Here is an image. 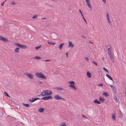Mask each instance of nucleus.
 Wrapping results in <instances>:
<instances>
[{
	"label": "nucleus",
	"mask_w": 126,
	"mask_h": 126,
	"mask_svg": "<svg viewBox=\"0 0 126 126\" xmlns=\"http://www.w3.org/2000/svg\"><path fill=\"white\" fill-rule=\"evenodd\" d=\"M89 43H91V44H93V43H92V42H91V41H89Z\"/></svg>",
	"instance_id": "6e6d98bb"
},
{
	"label": "nucleus",
	"mask_w": 126,
	"mask_h": 126,
	"mask_svg": "<svg viewBox=\"0 0 126 126\" xmlns=\"http://www.w3.org/2000/svg\"><path fill=\"white\" fill-rule=\"evenodd\" d=\"M44 18V19H45V18Z\"/></svg>",
	"instance_id": "680f3d73"
},
{
	"label": "nucleus",
	"mask_w": 126,
	"mask_h": 126,
	"mask_svg": "<svg viewBox=\"0 0 126 126\" xmlns=\"http://www.w3.org/2000/svg\"><path fill=\"white\" fill-rule=\"evenodd\" d=\"M52 96H48L43 97L42 98V99L44 100H48L49 99H52Z\"/></svg>",
	"instance_id": "1a4fd4ad"
},
{
	"label": "nucleus",
	"mask_w": 126,
	"mask_h": 126,
	"mask_svg": "<svg viewBox=\"0 0 126 126\" xmlns=\"http://www.w3.org/2000/svg\"><path fill=\"white\" fill-rule=\"evenodd\" d=\"M98 86H103V84H99Z\"/></svg>",
	"instance_id": "49530a36"
},
{
	"label": "nucleus",
	"mask_w": 126,
	"mask_h": 126,
	"mask_svg": "<svg viewBox=\"0 0 126 126\" xmlns=\"http://www.w3.org/2000/svg\"><path fill=\"white\" fill-rule=\"evenodd\" d=\"M79 12H80V14L81 13H82V12L81 10H80V9H79Z\"/></svg>",
	"instance_id": "3c124183"
},
{
	"label": "nucleus",
	"mask_w": 126,
	"mask_h": 126,
	"mask_svg": "<svg viewBox=\"0 0 126 126\" xmlns=\"http://www.w3.org/2000/svg\"><path fill=\"white\" fill-rule=\"evenodd\" d=\"M50 61V60H45L44 61H45V62H48V61Z\"/></svg>",
	"instance_id": "37998d69"
},
{
	"label": "nucleus",
	"mask_w": 126,
	"mask_h": 126,
	"mask_svg": "<svg viewBox=\"0 0 126 126\" xmlns=\"http://www.w3.org/2000/svg\"><path fill=\"white\" fill-rule=\"evenodd\" d=\"M24 74L31 79H33V74H31L28 72H25L24 73Z\"/></svg>",
	"instance_id": "39448f33"
},
{
	"label": "nucleus",
	"mask_w": 126,
	"mask_h": 126,
	"mask_svg": "<svg viewBox=\"0 0 126 126\" xmlns=\"http://www.w3.org/2000/svg\"><path fill=\"white\" fill-rule=\"evenodd\" d=\"M93 102L95 103H97V104H100L101 103V102L100 101H99L97 99L94 100Z\"/></svg>",
	"instance_id": "dca6fc26"
},
{
	"label": "nucleus",
	"mask_w": 126,
	"mask_h": 126,
	"mask_svg": "<svg viewBox=\"0 0 126 126\" xmlns=\"http://www.w3.org/2000/svg\"><path fill=\"white\" fill-rule=\"evenodd\" d=\"M82 117L83 118H84L85 119H87V117L85 116H84V115H82Z\"/></svg>",
	"instance_id": "ea45409f"
},
{
	"label": "nucleus",
	"mask_w": 126,
	"mask_h": 126,
	"mask_svg": "<svg viewBox=\"0 0 126 126\" xmlns=\"http://www.w3.org/2000/svg\"><path fill=\"white\" fill-rule=\"evenodd\" d=\"M14 44L24 49L25 48H27V47L26 46L20 44L18 43H15Z\"/></svg>",
	"instance_id": "7ed1b4c3"
},
{
	"label": "nucleus",
	"mask_w": 126,
	"mask_h": 126,
	"mask_svg": "<svg viewBox=\"0 0 126 126\" xmlns=\"http://www.w3.org/2000/svg\"><path fill=\"white\" fill-rule=\"evenodd\" d=\"M4 94L6 96L8 97H10V96L7 93L5 92H4Z\"/></svg>",
	"instance_id": "473e14b6"
},
{
	"label": "nucleus",
	"mask_w": 126,
	"mask_h": 126,
	"mask_svg": "<svg viewBox=\"0 0 126 126\" xmlns=\"http://www.w3.org/2000/svg\"><path fill=\"white\" fill-rule=\"evenodd\" d=\"M114 100L115 101H116L117 102H118L119 101V99H117V98L116 97V96L115 95H114Z\"/></svg>",
	"instance_id": "4be33fe9"
},
{
	"label": "nucleus",
	"mask_w": 126,
	"mask_h": 126,
	"mask_svg": "<svg viewBox=\"0 0 126 126\" xmlns=\"http://www.w3.org/2000/svg\"><path fill=\"white\" fill-rule=\"evenodd\" d=\"M106 14L107 19L108 21V23H110V20L108 12H107L106 13Z\"/></svg>",
	"instance_id": "9b49d317"
},
{
	"label": "nucleus",
	"mask_w": 126,
	"mask_h": 126,
	"mask_svg": "<svg viewBox=\"0 0 126 126\" xmlns=\"http://www.w3.org/2000/svg\"><path fill=\"white\" fill-rule=\"evenodd\" d=\"M64 44V43H61L60 45L58 46V47L60 50H61L62 47L63 46V45Z\"/></svg>",
	"instance_id": "f3484780"
},
{
	"label": "nucleus",
	"mask_w": 126,
	"mask_h": 126,
	"mask_svg": "<svg viewBox=\"0 0 126 126\" xmlns=\"http://www.w3.org/2000/svg\"><path fill=\"white\" fill-rule=\"evenodd\" d=\"M105 99L103 98L100 97H99V100L100 101H101L102 102H104L105 101Z\"/></svg>",
	"instance_id": "aec40b11"
},
{
	"label": "nucleus",
	"mask_w": 126,
	"mask_h": 126,
	"mask_svg": "<svg viewBox=\"0 0 126 126\" xmlns=\"http://www.w3.org/2000/svg\"><path fill=\"white\" fill-rule=\"evenodd\" d=\"M66 55L67 56V57H68V53H67L66 54Z\"/></svg>",
	"instance_id": "864d4df0"
},
{
	"label": "nucleus",
	"mask_w": 126,
	"mask_h": 126,
	"mask_svg": "<svg viewBox=\"0 0 126 126\" xmlns=\"http://www.w3.org/2000/svg\"><path fill=\"white\" fill-rule=\"evenodd\" d=\"M108 51V54H112V47L111 45L110 46L109 48H107Z\"/></svg>",
	"instance_id": "9d476101"
},
{
	"label": "nucleus",
	"mask_w": 126,
	"mask_h": 126,
	"mask_svg": "<svg viewBox=\"0 0 126 126\" xmlns=\"http://www.w3.org/2000/svg\"><path fill=\"white\" fill-rule=\"evenodd\" d=\"M92 62L95 65H97V63H96L95 62H94V61H93Z\"/></svg>",
	"instance_id": "79ce46f5"
},
{
	"label": "nucleus",
	"mask_w": 126,
	"mask_h": 126,
	"mask_svg": "<svg viewBox=\"0 0 126 126\" xmlns=\"http://www.w3.org/2000/svg\"><path fill=\"white\" fill-rule=\"evenodd\" d=\"M110 45H106L105 46V47L107 49L109 47V46L110 47Z\"/></svg>",
	"instance_id": "e433bc0d"
},
{
	"label": "nucleus",
	"mask_w": 126,
	"mask_h": 126,
	"mask_svg": "<svg viewBox=\"0 0 126 126\" xmlns=\"http://www.w3.org/2000/svg\"><path fill=\"white\" fill-rule=\"evenodd\" d=\"M19 48L16 47L15 49V51L16 53H18L19 52Z\"/></svg>",
	"instance_id": "6ab92c4d"
},
{
	"label": "nucleus",
	"mask_w": 126,
	"mask_h": 126,
	"mask_svg": "<svg viewBox=\"0 0 126 126\" xmlns=\"http://www.w3.org/2000/svg\"><path fill=\"white\" fill-rule=\"evenodd\" d=\"M82 37L83 38H86L85 37L83 36H82Z\"/></svg>",
	"instance_id": "4d7b16f0"
},
{
	"label": "nucleus",
	"mask_w": 126,
	"mask_h": 126,
	"mask_svg": "<svg viewBox=\"0 0 126 126\" xmlns=\"http://www.w3.org/2000/svg\"><path fill=\"white\" fill-rule=\"evenodd\" d=\"M85 61H88L89 60V59L87 57H86L85 58Z\"/></svg>",
	"instance_id": "a19ab883"
},
{
	"label": "nucleus",
	"mask_w": 126,
	"mask_h": 126,
	"mask_svg": "<svg viewBox=\"0 0 126 126\" xmlns=\"http://www.w3.org/2000/svg\"><path fill=\"white\" fill-rule=\"evenodd\" d=\"M16 4V3L14 1L11 2L10 4L11 5H14Z\"/></svg>",
	"instance_id": "2f4dec72"
},
{
	"label": "nucleus",
	"mask_w": 126,
	"mask_h": 126,
	"mask_svg": "<svg viewBox=\"0 0 126 126\" xmlns=\"http://www.w3.org/2000/svg\"><path fill=\"white\" fill-rule=\"evenodd\" d=\"M103 69L104 71H105L106 72H107L109 73V72L108 70L105 67L103 68Z\"/></svg>",
	"instance_id": "72a5a7b5"
},
{
	"label": "nucleus",
	"mask_w": 126,
	"mask_h": 126,
	"mask_svg": "<svg viewBox=\"0 0 126 126\" xmlns=\"http://www.w3.org/2000/svg\"><path fill=\"white\" fill-rule=\"evenodd\" d=\"M41 47V46H37V47H35V48L36 50H39V48H40Z\"/></svg>",
	"instance_id": "c756f323"
},
{
	"label": "nucleus",
	"mask_w": 126,
	"mask_h": 126,
	"mask_svg": "<svg viewBox=\"0 0 126 126\" xmlns=\"http://www.w3.org/2000/svg\"><path fill=\"white\" fill-rule=\"evenodd\" d=\"M103 95H105V96H108L109 95L106 92H104L103 93Z\"/></svg>",
	"instance_id": "393cba45"
},
{
	"label": "nucleus",
	"mask_w": 126,
	"mask_h": 126,
	"mask_svg": "<svg viewBox=\"0 0 126 126\" xmlns=\"http://www.w3.org/2000/svg\"><path fill=\"white\" fill-rule=\"evenodd\" d=\"M87 76L89 78L91 77V73H90L88 71L87 72Z\"/></svg>",
	"instance_id": "b1692460"
},
{
	"label": "nucleus",
	"mask_w": 126,
	"mask_h": 126,
	"mask_svg": "<svg viewBox=\"0 0 126 126\" xmlns=\"http://www.w3.org/2000/svg\"><path fill=\"white\" fill-rule=\"evenodd\" d=\"M75 83L74 81H71V89L75 91L77 90L76 87L75 86Z\"/></svg>",
	"instance_id": "6e6552de"
},
{
	"label": "nucleus",
	"mask_w": 126,
	"mask_h": 126,
	"mask_svg": "<svg viewBox=\"0 0 126 126\" xmlns=\"http://www.w3.org/2000/svg\"><path fill=\"white\" fill-rule=\"evenodd\" d=\"M43 83V82H41V81H39L38 82V83L39 84H41V83Z\"/></svg>",
	"instance_id": "8fccbe9b"
},
{
	"label": "nucleus",
	"mask_w": 126,
	"mask_h": 126,
	"mask_svg": "<svg viewBox=\"0 0 126 126\" xmlns=\"http://www.w3.org/2000/svg\"><path fill=\"white\" fill-rule=\"evenodd\" d=\"M7 0H5V2Z\"/></svg>",
	"instance_id": "052dcab7"
},
{
	"label": "nucleus",
	"mask_w": 126,
	"mask_h": 126,
	"mask_svg": "<svg viewBox=\"0 0 126 126\" xmlns=\"http://www.w3.org/2000/svg\"><path fill=\"white\" fill-rule=\"evenodd\" d=\"M87 3V5H88V7L89 8H90V9H91V5L90 2Z\"/></svg>",
	"instance_id": "7c9ffc66"
},
{
	"label": "nucleus",
	"mask_w": 126,
	"mask_h": 126,
	"mask_svg": "<svg viewBox=\"0 0 126 126\" xmlns=\"http://www.w3.org/2000/svg\"><path fill=\"white\" fill-rule=\"evenodd\" d=\"M45 110V109L43 108H39L38 111L40 112H43Z\"/></svg>",
	"instance_id": "4468645a"
},
{
	"label": "nucleus",
	"mask_w": 126,
	"mask_h": 126,
	"mask_svg": "<svg viewBox=\"0 0 126 126\" xmlns=\"http://www.w3.org/2000/svg\"><path fill=\"white\" fill-rule=\"evenodd\" d=\"M125 94H126V89L125 90Z\"/></svg>",
	"instance_id": "bf43d9fd"
},
{
	"label": "nucleus",
	"mask_w": 126,
	"mask_h": 126,
	"mask_svg": "<svg viewBox=\"0 0 126 126\" xmlns=\"http://www.w3.org/2000/svg\"><path fill=\"white\" fill-rule=\"evenodd\" d=\"M47 42L50 45H54L56 44V43L55 42H52L48 41Z\"/></svg>",
	"instance_id": "ddd939ff"
},
{
	"label": "nucleus",
	"mask_w": 126,
	"mask_h": 126,
	"mask_svg": "<svg viewBox=\"0 0 126 126\" xmlns=\"http://www.w3.org/2000/svg\"><path fill=\"white\" fill-rule=\"evenodd\" d=\"M102 59L104 61V58L103 57H102Z\"/></svg>",
	"instance_id": "13d9d810"
},
{
	"label": "nucleus",
	"mask_w": 126,
	"mask_h": 126,
	"mask_svg": "<svg viewBox=\"0 0 126 126\" xmlns=\"http://www.w3.org/2000/svg\"><path fill=\"white\" fill-rule=\"evenodd\" d=\"M40 99V98H32V99H29V100L31 102H33L35 101Z\"/></svg>",
	"instance_id": "f8f14e48"
},
{
	"label": "nucleus",
	"mask_w": 126,
	"mask_h": 126,
	"mask_svg": "<svg viewBox=\"0 0 126 126\" xmlns=\"http://www.w3.org/2000/svg\"><path fill=\"white\" fill-rule=\"evenodd\" d=\"M119 118H121L123 116V114L122 113V112L120 110H119Z\"/></svg>",
	"instance_id": "2eb2a0df"
},
{
	"label": "nucleus",
	"mask_w": 126,
	"mask_h": 126,
	"mask_svg": "<svg viewBox=\"0 0 126 126\" xmlns=\"http://www.w3.org/2000/svg\"><path fill=\"white\" fill-rule=\"evenodd\" d=\"M80 14H81V16H82V17H83V16H83V15L82 13H81Z\"/></svg>",
	"instance_id": "5fc2aeb1"
},
{
	"label": "nucleus",
	"mask_w": 126,
	"mask_h": 126,
	"mask_svg": "<svg viewBox=\"0 0 126 126\" xmlns=\"http://www.w3.org/2000/svg\"><path fill=\"white\" fill-rule=\"evenodd\" d=\"M110 60L113 63L114 62V55L113 53L108 54Z\"/></svg>",
	"instance_id": "423d86ee"
},
{
	"label": "nucleus",
	"mask_w": 126,
	"mask_h": 126,
	"mask_svg": "<svg viewBox=\"0 0 126 126\" xmlns=\"http://www.w3.org/2000/svg\"><path fill=\"white\" fill-rule=\"evenodd\" d=\"M69 82L70 83V85H69V86L70 87H71V81H69Z\"/></svg>",
	"instance_id": "09e8293b"
},
{
	"label": "nucleus",
	"mask_w": 126,
	"mask_h": 126,
	"mask_svg": "<svg viewBox=\"0 0 126 126\" xmlns=\"http://www.w3.org/2000/svg\"><path fill=\"white\" fill-rule=\"evenodd\" d=\"M52 94V92L50 90H46L42 92L41 94L42 96H50Z\"/></svg>",
	"instance_id": "f257e3e1"
},
{
	"label": "nucleus",
	"mask_w": 126,
	"mask_h": 126,
	"mask_svg": "<svg viewBox=\"0 0 126 126\" xmlns=\"http://www.w3.org/2000/svg\"><path fill=\"white\" fill-rule=\"evenodd\" d=\"M103 2L104 3H106V0H102Z\"/></svg>",
	"instance_id": "de8ad7c7"
},
{
	"label": "nucleus",
	"mask_w": 126,
	"mask_h": 126,
	"mask_svg": "<svg viewBox=\"0 0 126 126\" xmlns=\"http://www.w3.org/2000/svg\"><path fill=\"white\" fill-rule=\"evenodd\" d=\"M5 1H4L1 4V6H4V3H5Z\"/></svg>",
	"instance_id": "4c0bfd02"
},
{
	"label": "nucleus",
	"mask_w": 126,
	"mask_h": 126,
	"mask_svg": "<svg viewBox=\"0 0 126 126\" xmlns=\"http://www.w3.org/2000/svg\"><path fill=\"white\" fill-rule=\"evenodd\" d=\"M74 46V45L72 44V43L71 42V47H73Z\"/></svg>",
	"instance_id": "603ef678"
},
{
	"label": "nucleus",
	"mask_w": 126,
	"mask_h": 126,
	"mask_svg": "<svg viewBox=\"0 0 126 126\" xmlns=\"http://www.w3.org/2000/svg\"><path fill=\"white\" fill-rule=\"evenodd\" d=\"M60 126H66V125L65 122H62L60 124Z\"/></svg>",
	"instance_id": "5701e85b"
},
{
	"label": "nucleus",
	"mask_w": 126,
	"mask_h": 126,
	"mask_svg": "<svg viewBox=\"0 0 126 126\" xmlns=\"http://www.w3.org/2000/svg\"><path fill=\"white\" fill-rule=\"evenodd\" d=\"M112 119L114 121L116 119V117L115 115L114 114H112Z\"/></svg>",
	"instance_id": "a878e982"
},
{
	"label": "nucleus",
	"mask_w": 126,
	"mask_h": 126,
	"mask_svg": "<svg viewBox=\"0 0 126 126\" xmlns=\"http://www.w3.org/2000/svg\"><path fill=\"white\" fill-rule=\"evenodd\" d=\"M56 36V34L54 33H52L51 34V37L53 38H55V36Z\"/></svg>",
	"instance_id": "c85d7f7f"
},
{
	"label": "nucleus",
	"mask_w": 126,
	"mask_h": 126,
	"mask_svg": "<svg viewBox=\"0 0 126 126\" xmlns=\"http://www.w3.org/2000/svg\"><path fill=\"white\" fill-rule=\"evenodd\" d=\"M83 19H84V20L85 21V22H86V23H87V21L85 19V18H84V17L83 16V17H82Z\"/></svg>",
	"instance_id": "c03bdc74"
},
{
	"label": "nucleus",
	"mask_w": 126,
	"mask_h": 126,
	"mask_svg": "<svg viewBox=\"0 0 126 126\" xmlns=\"http://www.w3.org/2000/svg\"><path fill=\"white\" fill-rule=\"evenodd\" d=\"M38 15H35L34 16H33L32 17V18H37V17L38 16Z\"/></svg>",
	"instance_id": "f704fd0d"
},
{
	"label": "nucleus",
	"mask_w": 126,
	"mask_h": 126,
	"mask_svg": "<svg viewBox=\"0 0 126 126\" xmlns=\"http://www.w3.org/2000/svg\"><path fill=\"white\" fill-rule=\"evenodd\" d=\"M33 58L37 60H40L41 59V58L40 57L38 56H36L34 57Z\"/></svg>",
	"instance_id": "412c9836"
},
{
	"label": "nucleus",
	"mask_w": 126,
	"mask_h": 126,
	"mask_svg": "<svg viewBox=\"0 0 126 126\" xmlns=\"http://www.w3.org/2000/svg\"><path fill=\"white\" fill-rule=\"evenodd\" d=\"M106 76L108 77L112 81H113V80L111 77L108 74H106Z\"/></svg>",
	"instance_id": "a211bd4d"
},
{
	"label": "nucleus",
	"mask_w": 126,
	"mask_h": 126,
	"mask_svg": "<svg viewBox=\"0 0 126 126\" xmlns=\"http://www.w3.org/2000/svg\"><path fill=\"white\" fill-rule=\"evenodd\" d=\"M35 75L37 77L44 79H47L46 77L41 72H36L35 73Z\"/></svg>",
	"instance_id": "f03ea898"
},
{
	"label": "nucleus",
	"mask_w": 126,
	"mask_h": 126,
	"mask_svg": "<svg viewBox=\"0 0 126 126\" xmlns=\"http://www.w3.org/2000/svg\"><path fill=\"white\" fill-rule=\"evenodd\" d=\"M55 89L57 90H59L61 91H63V88L60 87H56L55 88Z\"/></svg>",
	"instance_id": "bb28decb"
},
{
	"label": "nucleus",
	"mask_w": 126,
	"mask_h": 126,
	"mask_svg": "<svg viewBox=\"0 0 126 126\" xmlns=\"http://www.w3.org/2000/svg\"><path fill=\"white\" fill-rule=\"evenodd\" d=\"M23 106L27 107H29L30 106V105L29 104H26L24 103H23Z\"/></svg>",
	"instance_id": "cd10ccee"
},
{
	"label": "nucleus",
	"mask_w": 126,
	"mask_h": 126,
	"mask_svg": "<svg viewBox=\"0 0 126 126\" xmlns=\"http://www.w3.org/2000/svg\"><path fill=\"white\" fill-rule=\"evenodd\" d=\"M87 3L90 2L89 0H85Z\"/></svg>",
	"instance_id": "a18cd8bd"
},
{
	"label": "nucleus",
	"mask_w": 126,
	"mask_h": 126,
	"mask_svg": "<svg viewBox=\"0 0 126 126\" xmlns=\"http://www.w3.org/2000/svg\"><path fill=\"white\" fill-rule=\"evenodd\" d=\"M54 97L55 99L57 100L62 99L63 100H65V99L64 98H63L62 97H61L58 95H55Z\"/></svg>",
	"instance_id": "0eeeda50"
},
{
	"label": "nucleus",
	"mask_w": 126,
	"mask_h": 126,
	"mask_svg": "<svg viewBox=\"0 0 126 126\" xmlns=\"http://www.w3.org/2000/svg\"><path fill=\"white\" fill-rule=\"evenodd\" d=\"M110 87L112 88L114 90L115 89V87L114 86L112 85H110Z\"/></svg>",
	"instance_id": "c9c22d12"
},
{
	"label": "nucleus",
	"mask_w": 126,
	"mask_h": 126,
	"mask_svg": "<svg viewBox=\"0 0 126 126\" xmlns=\"http://www.w3.org/2000/svg\"><path fill=\"white\" fill-rule=\"evenodd\" d=\"M0 40L5 43H8L9 41L7 38L2 36H0Z\"/></svg>",
	"instance_id": "20e7f679"
},
{
	"label": "nucleus",
	"mask_w": 126,
	"mask_h": 126,
	"mask_svg": "<svg viewBox=\"0 0 126 126\" xmlns=\"http://www.w3.org/2000/svg\"><path fill=\"white\" fill-rule=\"evenodd\" d=\"M69 45L68 46V47H71V41H69Z\"/></svg>",
	"instance_id": "58836bf2"
}]
</instances>
